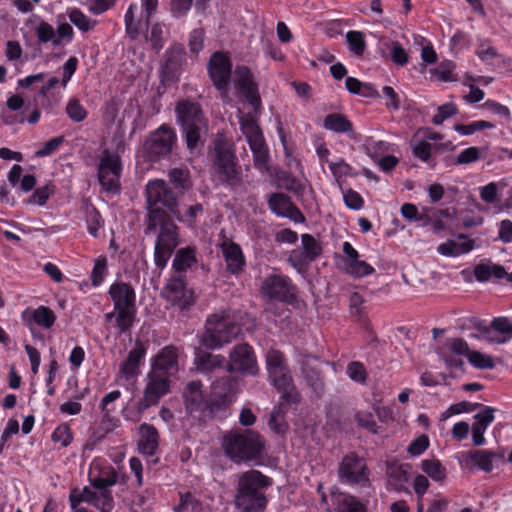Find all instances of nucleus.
Wrapping results in <instances>:
<instances>
[{
  "mask_svg": "<svg viewBox=\"0 0 512 512\" xmlns=\"http://www.w3.org/2000/svg\"><path fill=\"white\" fill-rule=\"evenodd\" d=\"M484 339L490 343L502 344L512 338V321L506 317L494 318L491 328H485Z\"/></svg>",
  "mask_w": 512,
  "mask_h": 512,
  "instance_id": "obj_23",
  "label": "nucleus"
},
{
  "mask_svg": "<svg viewBox=\"0 0 512 512\" xmlns=\"http://www.w3.org/2000/svg\"><path fill=\"white\" fill-rule=\"evenodd\" d=\"M468 361L478 369H492L495 367L493 358L478 351H471L468 354Z\"/></svg>",
  "mask_w": 512,
  "mask_h": 512,
  "instance_id": "obj_51",
  "label": "nucleus"
},
{
  "mask_svg": "<svg viewBox=\"0 0 512 512\" xmlns=\"http://www.w3.org/2000/svg\"><path fill=\"white\" fill-rule=\"evenodd\" d=\"M117 478V472L112 467L100 471L97 475L91 472L89 477L91 487H84L81 492L73 491L70 494L71 508L76 509L80 502H86L100 512H111L114 508V499L110 487L117 483Z\"/></svg>",
  "mask_w": 512,
  "mask_h": 512,
  "instance_id": "obj_2",
  "label": "nucleus"
},
{
  "mask_svg": "<svg viewBox=\"0 0 512 512\" xmlns=\"http://www.w3.org/2000/svg\"><path fill=\"white\" fill-rule=\"evenodd\" d=\"M213 167L219 180L233 189L243 184L242 168L238 164L234 144L224 133L218 132L213 140Z\"/></svg>",
  "mask_w": 512,
  "mask_h": 512,
  "instance_id": "obj_3",
  "label": "nucleus"
},
{
  "mask_svg": "<svg viewBox=\"0 0 512 512\" xmlns=\"http://www.w3.org/2000/svg\"><path fill=\"white\" fill-rule=\"evenodd\" d=\"M86 219L89 233L96 237L101 226V215L93 206L86 208Z\"/></svg>",
  "mask_w": 512,
  "mask_h": 512,
  "instance_id": "obj_58",
  "label": "nucleus"
},
{
  "mask_svg": "<svg viewBox=\"0 0 512 512\" xmlns=\"http://www.w3.org/2000/svg\"><path fill=\"white\" fill-rule=\"evenodd\" d=\"M346 41L349 50L356 56H362L366 49L364 33L361 31L351 30L346 33Z\"/></svg>",
  "mask_w": 512,
  "mask_h": 512,
  "instance_id": "obj_43",
  "label": "nucleus"
},
{
  "mask_svg": "<svg viewBox=\"0 0 512 512\" xmlns=\"http://www.w3.org/2000/svg\"><path fill=\"white\" fill-rule=\"evenodd\" d=\"M269 208L278 216L287 217L295 222L305 220L301 211L292 203L289 196L284 193H274L268 200Z\"/></svg>",
  "mask_w": 512,
  "mask_h": 512,
  "instance_id": "obj_20",
  "label": "nucleus"
},
{
  "mask_svg": "<svg viewBox=\"0 0 512 512\" xmlns=\"http://www.w3.org/2000/svg\"><path fill=\"white\" fill-rule=\"evenodd\" d=\"M146 354V347L140 341H136L134 347L129 351L126 360L120 367V373L126 379L135 377L139 373L141 360Z\"/></svg>",
  "mask_w": 512,
  "mask_h": 512,
  "instance_id": "obj_27",
  "label": "nucleus"
},
{
  "mask_svg": "<svg viewBox=\"0 0 512 512\" xmlns=\"http://www.w3.org/2000/svg\"><path fill=\"white\" fill-rule=\"evenodd\" d=\"M177 123L183 127L207 122L199 103L190 100L179 101L175 108Z\"/></svg>",
  "mask_w": 512,
  "mask_h": 512,
  "instance_id": "obj_19",
  "label": "nucleus"
},
{
  "mask_svg": "<svg viewBox=\"0 0 512 512\" xmlns=\"http://www.w3.org/2000/svg\"><path fill=\"white\" fill-rule=\"evenodd\" d=\"M197 262L195 247L188 246L179 249L173 259L172 268L177 273L186 272Z\"/></svg>",
  "mask_w": 512,
  "mask_h": 512,
  "instance_id": "obj_32",
  "label": "nucleus"
},
{
  "mask_svg": "<svg viewBox=\"0 0 512 512\" xmlns=\"http://www.w3.org/2000/svg\"><path fill=\"white\" fill-rule=\"evenodd\" d=\"M35 34L39 44H46L50 41L54 47L61 44L59 37H56L54 27L44 20L40 21L35 27Z\"/></svg>",
  "mask_w": 512,
  "mask_h": 512,
  "instance_id": "obj_41",
  "label": "nucleus"
},
{
  "mask_svg": "<svg viewBox=\"0 0 512 512\" xmlns=\"http://www.w3.org/2000/svg\"><path fill=\"white\" fill-rule=\"evenodd\" d=\"M73 439L71 428L67 424L59 425L52 434V440L55 443H61V446L67 447Z\"/></svg>",
  "mask_w": 512,
  "mask_h": 512,
  "instance_id": "obj_57",
  "label": "nucleus"
},
{
  "mask_svg": "<svg viewBox=\"0 0 512 512\" xmlns=\"http://www.w3.org/2000/svg\"><path fill=\"white\" fill-rule=\"evenodd\" d=\"M178 358V348L173 345H167L153 357L150 371L171 379L179 371Z\"/></svg>",
  "mask_w": 512,
  "mask_h": 512,
  "instance_id": "obj_15",
  "label": "nucleus"
},
{
  "mask_svg": "<svg viewBox=\"0 0 512 512\" xmlns=\"http://www.w3.org/2000/svg\"><path fill=\"white\" fill-rule=\"evenodd\" d=\"M139 440L138 449L139 451L147 456H152L159 444V433L157 429L148 423H142L139 428Z\"/></svg>",
  "mask_w": 512,
  "mask_h": 512,
  "instance_id": "obj_25",
  "label": "nucleus"
},
{
  "mask_svg": "<svg viewBox=\"0 0 512 512\" xmlns=\"http://www.w3.org/2000/svg\"><path fill=\"white\" fill-rule=\"evenodd\" d=\"M207 127V122H202L195 126L181 128L187 149L190 151V153H194L198 147L204 145L203 135L206 134Z\"/></svg>",
  "mask_w": 512,
  "mask_h": 512,
  "instance_id": "obj_31",
  "label": "nucleus"
},
{
  "mask_svg": "<svg viewBox=\"0 0 512 512\" xmlns=\"http://www.w3.org/2000/svg\"><path fill=\"white\" fill-rule=\"evenodd\" d=\"M391 50V60L400 66L408 63V54L398 41H393L389 45Z\"/></svg>",
  "mask_w": 512,
  "mask_h": 512,
  "instance_id": "obj_62",
  "label": "nucleus"
},
{
  "mask_svg": "<svg viewBox=\"0 0 512 512\" xmlns=\"http://www.w3.org/2000/svg\"><path fill=\"white\" fill-rule=\"evenodd\" d=\"M421 469L430 478L437 482H443L446 478V468L438 459H424L421 462Z\"/></svg>",
  "mask_w": 512,
  "mask_h": 512,
  "instance_id": "obj_42",
  "label": "nucleus"
},
{
  "mask_svg": "<svg viewBox=\"0 0 512 512\" xmlns=\"http://www.w3.org/2000/svg\"><path fill=\"white\" fill-rule=\"evenodd\" d=\"M270 484L269 479L262 473L250 470L240 476L236 494H264L262 489Z\"/></svg>",
  "mask_w": 512,
  "mask_h": 512,
  "instance_id": "obj_21",
  "label": "nucleus"
},
{
  "mask_svg": "<svg viewBox=\"0 0 512 512\" xmlns=\"http://www.w3.org/2000/svg\"><path fill=\"white\" fill-rule=\"evenodd\" d=\"M338 478L342 483L366 485L369 482V469L365 460L355 452H349L339 463Z\"/></svg>",
  "mask_w": 512,
  "mask_h": 512,
  "instance_id": "obj_11",
  "label": "nucleus"
},
{
  "mask_svg": "<svg viewBox=\"0 0 512 512\" xmlns=\"http://www.w3.org/2000/svg\"><path fill=\"white\" fill-rule=\"evenodd\" d=\"M108 293L113 301L114 310L105 314V322L114 320L115 327L121 334L130 331L137 313L134 288L130 284L120 281L113 283Z\"/></svg>",
  "mask_w": 512,
  "mask_h": 512,
  "instance_id": "obj_4",
  "label": "nucleus"
},
{
  "mask_svg": "<svg viewBox=\"0 0 512 512\" xmlns=\"http://www.w3.org/2000/svg\"><path fill=\"white\" fill-rule=\"evenodd\" d=\"M122 172L121 158L116 153L104 150L98 165V180L109 193H119Z\"/></svg>",
  "mask_w": 512,
  "mask_h": 512,
  "instance_id": "obj_9",
  "label": "nucleus"
},
{
  "mask_svg": "<svg viewBox=\"0 0 512 512\" xmlns=\"http://www.w3.org/2000/svg\"><path fill=\"white\" fill-rule=\"evenodd\" d=\"M494 124L488 121L479 120L474 121L470 124H456L454 126V130L462 135H471L474 134L477 131L483 130V129H493Z\"/></svg>",
  "mask_w": 512,
  "mask_h": 512,
  "instance_id": "obj_49",
  "label": "nucleus"
},
{
  "mask_svg": "<svg viewBox=\"0 0 512 512\" xmlns=\"http://www.w3.org/2000/svg\"><path fill=\"white\" fill-rule=\"evenodd\" d=\"M183 397L185 401L186 410L189 414H192L193 412L199 410L204 403L201 382H189L183 391Z\"/></svg>",
  "mask_w": 512,
  "mask_h": 512,
  "instance_id": "obj_29",
  "label": "nucleus"
},
{
  "mask_svg": "<svg viewBox=\"0 0 512 512\" xmlns=\"http://www.w3.org/2000/svg\"><path fill=\"white\" fill-rule=\"evenodd\" d=\"M346 271L355 277H364L372 274L374 268L365 261L356 259L346 266Z\"/></svg>",
  "mask_w": 512,
  "mask_h": 512,
  "instance_id": "obj_54",
  "label": "nucleus"
},
{
  "mask_svg": "<svg viewBox=\"0 0 512 512\" xmlns=\"http://www.w3.org/2000/svg\"><path fill=\"white\" fill-rule=\"evenodd\" d=\"M268 500L264 494H236L235 505L242 512H259L267 506Z\"/></svg>",
  "mask_w": 512,
  "mask_h": 512,
  "instance_id": "obj_28",
  "label": "nucleus"
},
{
  "mask_svg": "<svg viewBox=\"0 0 512 512\" xmlns=\"http://www.w3.org/2000/svg\"><path fill=\"white\" fill-rule=\"evenodd\" d=\"M163 297L173 305L181 308L187 307L194 302L192 291L186 288L185 280L182 276L171 277L162 290Z\"/></svg>",
  "mask_w": 512,
  "mask_h": 512,
  "instance_id": "obj_18",
  "label": "nucleus"
},
{
  "mask_svg": "<svg viewBox=\"0 0 512 512\" xmlns=\"http://www.w3.org/2000/svg\"><path fill=\"white\" fill-rule=\"evenodd\" d=\"M302 374L307 382V384L312 387L314 390H319L322 388V378L320 372L312 367L308 361L302 362Z\"/></svg>",
  "mask_w": 512,
  "mask_h": 512,
  "instance_id": "obj_45",
  "label": "nucleus"
},
{
  "mask_svg": "<svg viewBox=\"0 0 512 512\" xmlns=\"http://www.w3.org/2000/svg\"><path fill=\"white\" fill-rule=\"evenodd\" d=\"M324 127L336 133H350L353 131L352 122L340 113L328 114L324 119Z\"/></svg>",
  "mask_w": 512,
  "mask_h": 512,
  "instance_id": "obj_37",
  "label": "nucleus"
},
{
  "mask_svg": "<svg viewBox=\"0 0 512 512\" xmlns=\"http://www.w3.org/2000/svg\"><path fill=\"white\" fill-rule=\"evenodd\" d=\"M285 404L287 403L282 400V403L272 411L270 416L269 426L277 434H282L287 430V424L284 421Z\"/></svg>",
  "mask_w": 512,
  "mask_h": 512,
  "instance_id": "obj_44",
  "label": "nucleus"
},
{
  "mask_svg": "<svg viewBox=\"0 0 512 512\" xmlns=\"http://www.w3.org/2000/svg\"><path fill=\"white\" fill-rule=\"evenodd\" d=\"M265 364L268 373V380L281 394V400L287 405L298 404L301 400L285 355L277 349H269L265 356Z\"/></svg>",
  "mask_w": 512,
  "mask_h": 512,
  "instance_id": "obj_5",
  "label": "nucleus"
},
{
  "mask_svg": "<svg viewBox=\"0 0 512 512\" xmlns=\"http://www.w3.org/2000/svg\"><path fill=\"white\" fill-rule=\"evenodd\" d=\"M474 275L477 281L486 282L491 276L502 279L506 276V270L502 265L488 263H479L474 267Z\"/></svg>",
  "mask_w": 512,
  "mask_h": 512,
  "instance_id": "obj_34",
  "label": "nucleus"
},
{
  "mask_svg": "<svg viewBox=\"0 0 512 512\" xmlns=\"http://www.w3.org/2000/svg\"><path fill=\"white\" fill-rule=\"evenodd\" d=\"M169 181L180 189H186L189 186V172L185 169L173 168L168 174Z\"/></svg>",
  "mask_w": 512,
  "mask_h": 512,
  "instance_id": "obj_55",
  "label": "nucleus"
},
{
  "mask_svg": "<svg viewBox=\"0 0 512 512\" xmlns=\"http://www.w3.org/2000/svg\"><path fill=\"white\" fill-rule=\"evenodd\" d=\"M235 85L238 91L246 98L255 111L261 107V98L258 85L253 79V74L247 66H237L234 70Z\"/></svg>",
  "mask_w": 512,
  "mask_h": 512,
  "instance_id": "obj_16",
  "label": "nucleus"
},
{
  "mask_svg": "<svg viewBox=\"0 0 512 512\" xmlns=\"http://www.w3.org/2000/svg\"><path fill=\"white\" fill-rule=\"evenodd\" d=\"M177 143V135L173 128L162 124L151 132L143 145V150L150 160L156 161L171 154Z\"/></svg>",
  "mask_w": 512,
  "mask_h": 512,
  "instance_id": "obj_8",
  "label": "nucleus"
},
{
  "mask_svg": "<svg viewBox=\"0 0 512 512\" xmlns=\"http://www.w3.org/2000/svg\"><path fill=\"white\" fill-rule=\"evenodd\" d=\"M240 128L249 145L254 144V141L257 143L264 140L262 131L251 114L243 115L240 118Z\"/></svg>",
  "mask_w": 512,
  "mask_h": 512,
  "instance_id": "obj_33",
  "label": "nucleus"
},
{
  "mask_svg": "<svg viewBox=\"0 0 512 512\" xmlns=\"http://www.w3.org/2000/svg\"><path fill=\"white\" fill-rule=\"evenodd\" d=\"M221 248L227 270L232 274L241 272L245 265V258L240 246L232 241H224Z\"/></svg>",
  "mask_w": 512,
  "mask_h": 512,
  "instance_id": "obj_26",
  "label": "nucleus"
},
{
  "mask_svg": "<svg viewBox=\"0 0 512 512\" xmlns=\"http://www.w3.org/2000/svg\"><path fill=\"white\" fill-rule=\"evenodd\" d=\"M236 385L234 377L225 375L212 383V391L217 397L227 399L235 393Z\"/></svg>",
  "mask_w": 512,
  "mask_h": 512,
  "instance_id": "obj_39",
  "label": "nucleus"
},
{
  "mask_svg": "<svg viewBox=\"0 0 512 512\" xmlns=\"http://www.w3.org/2000/svg\"><path fill=\"white\" fill-rule=\"evenodd\" d=\"M170 385L171 379L149 371L146 375V385L141 398L145 403L143 406H156L161 398L170 392Z\"/></svg>",
  "mask_w": 512,
  "mask_h": 512,
  "instance_id": "obj_17",
  "label": "nucleus"
},
{
  "mask_svg": "<svg viewBox=\"0 0 512 512\" xmlns=\"http://www.w3.org/2000/svg\"><path fill=\"white\" fill-rule=\"evenodd\" d=\"M343 199L345 205L352 210H360L364 204L361 195L353 189L344 190Z\"/></svg>",
  "mask_w": 512,
  "mask_h": 512,
  "instance_id": "obj_63",
  "label": "nucleus"
},
{
  "mask_svg": "<svg viewBox=\"0 0 512 512\" xmlns=\"http://www.w3.org/2000/svg\"><path fill=\"white\" fill-rule=\"evenodd\" d=\"M203 212V206L199 203L191 205L185 214H181L178 207L176 213L172 215L177 218L180 222L187 223L189 226H194L196 218Z\"/></svg>",
  "mask_w": 512,
  "mask_h": 512,
  "instance_id": "obj_53",
  "label": "nucleus"
},
{
  "mask_svg": "<svg viewBox=\"0 0 512 512\" xmlns=\"http://www.w3.org/2000/svg\"><path fill=\"white\" fill-rule=\"evenodd\" d=\"M354 419L360 427L367 429L369 432L373 434L378 432V427L374 421L372 413L368 411H358L355 414Z\"/></svg>",
  "mask_w": 512,
  "mask_h": 512,
  "instance_id": "obj_56",
  "label": "nucleus"
},
{
  "mask_svg": "<svg viewBox=\"0 0 512 512\" xmlns=\"http://www.w3.org/2000/svg\"><path fill=\"white\" fill-rule=\"evenodd\" d=\"M302 250L294 249L288 256V262L298 271L303 270L308 263L315 261L322 254V245L310 234L301 235Z\"/></svg>",
  "mask_w": 512,
  "mask_h": 512,
  "instance_id": "obj_14",
  "label": "nucleus"
},
{
  "mask_svg": "<svg viewBox=\"0 0 512 512\" xmlns=\"http://www.w3.org/2000/svg\"><path fill=\"white\" fill-rule=\"evenodd\" d=\"M240 332L241 328L230 311H220L207 317L199 342L206 349L216 350L229 344Z\"/></svg>",
  "mask_w": 512,
  "mask_h": 512,
  "instance_id": "obj_6",
  "label": "nucleus"
},
{
  "mask_svg": "<svg viewBox=\"0 0 512 512\" xmlns=\"http://www.w3.org/2000/svg\"><path fill=\"white\" fill-rule=\"evenodd\" d=\"M194 365L196 370L204 375L212 374L219 369L227 370V360L221 354L208 351H198L195 354Z\"/></svg>",
  "mask_w": 512,
  "mask_h": 512,
  "instance_id": "obj_22",
  "label": "nucleus"
},
{
  "mask_svg": "<svg viewBox=\"0 0 512 512\" xmlns=\"http://www.w3.org/2000/svg\"><path fill=\"white\" fill-rule=\"evenodd\" d=\"M123 106V99L120 96H114L105 101L102 107L103 122L107 127L118 126L119 111Z\"/></svg>",
  "mask_w": 512,
  "mask_h": 512,
  "instance_id": "obj_35",
  "label": "nucleus"
},
{
  "mask_svg": "<svg viewBox=\"0 0 512 512\" xmlns=\"http://www.w3.org/2000/svg\"><path fill=\"white\" fill-rule=\"evenodd\" d=\"M56 321L54 311L47 306H39L30 312L28 323L34 322L44 329H50Z\"/></svg>",
  "mask_w": 512,
  "mask_h": 512,
  "instance_id": "obj_36",
  "label": "nucleus"
},
{
  "mask_svg": "<svg viewBox=\"0 0 512 512\" xmlns=\"http://www.w3.org/2000/svg\"><path fill=\"white\" fill-rule=\"evenodd\" d=\"M231 71L232 62L225 53L215 52L212 54L208 63V73L222 100L226 103L230 102L228 84L231 78Z\"/></svg>",
  "mask_w": 512,
  "mask_h": 512,
  "instance_id": "obj_10",
  "label": "nucleus"
},
{
  "mask_svg": "<svg viewBox=\"0 0 512 512\" xmlns=\"http://www.w3.org/2000/svg\"><path fill=\"white\" fill-rule=\"evenodd\" d=\"M342 512H367L366 506L355 496L345 495L340 502Z\"/></svg>",
  "mask_w": 512,
  "mask_h": 512,
  "instance_id": "obj_59",
  "label": "nucleus"
},
{
  "mask_svg": "<svg viewBox=\"0 0 512 512\" xmlns=\"http://www.w3.org/2000/svg\"><path fill=\"white\" fill-rule=\"evenodd\" d=\"M457 112L458 110L455 104L446 103L438 107L437 113L432 118V122L435 125H440L444 122V120L457 114Z\"/></svg>",
  "mask_w": 512,
  "mask_h": 512,
  "instance_id": "obj_60",
  "label": "nucleus"
},
{
  "mask_svg": "<svg viewBox=\"0 0 512 512\" xmlns=\"http://www.w3.org/2000/svg\"><path fill=\"white\" fill-rule=\"evenodd\" d=\"M348 377L357 383L364 384L367 380V371L365 366L359 361H352L347 366Z\"/></svg>",
  "mask_w": 512,
  "mask_h": 512,
  "instance_id": "obj_50",
  "label": "nucleus"
},
{
  "mask_svg": "<svg viewBox=\"0 0 512 512\" xmlns=\"http://www.w3.org/2000/svg\"><path fill=\"white\" fill-rule=\"evenodd\" d=\"M222 447L233 462L242 463L257 459L264 449V441L252 430L231 431L223 436Z\"/></svg>",
  "mask_w": 512,
  "mask_h": 512,
  "instance_id": "obj_7",
  "label": "nucleus"
},
{
  "mask_svg": "<svg viewBox=\"0 0 512 512\" xmlns=\"http://www.w3.org/2000/svg\"><path fill=\"white\" fill-rule=\"evenodd\" d=\"M253 153L254 166L261 172L269 171V151L265 140L249 145Z\"/></svg>",
  "mask_w": 512,
  "mask_h": 512,
  "instance_id": "obj_38",
  "label": "nucleus"
},
{
  "mask_svg": "<svg viewBox=\"0 0 512 512\" xmlns=\"http://www.w3.org/2000/svg\"><path fill=\"white\" fill-rule=\"evenodd\" d=\"M175 512H210L196 497L190 493H180V502L174 507Z\"/></svg>",
  "mask_w": 512,
  "mask_h": 512,
  "instance_id": "obj_40",
  "label": "nucleus"
},
{
  "mask_svg": "<svg viewBox=\"0 0 512 512\" xmlns=\"http://www.w3.org/2000/svg\"><path fill=\"white\" fill-rule=\"evenodd\" d=\"M137 4H130L128 10L125 13V30L131 40H136L139 36V27L137 21L134 19L135 10Z\"/></svg>",
  "mask_w": 512,
  "mask_h": 512,
  "instance_id": "obj_47",
  "label": "nucleus"
},
{
  "mask_svg": "<svg viewBox=\"0 0 512 512\" xmlns=\"http://www.w3.org/2000/svg\"><path fill=\"white\" fill-rule=\"evenodd\" d=\"M401 215L408 221L422 222L423 226L431 223V217L419 214L416 205L412 203H404L401 207Z\"/></svg>",
  "mask_w": 512,
  "mask_h": 512,
  "instance_id": "obj_46",
  "label": "nucleus"
},
{
  "mask_svg": "<svg viewBox=\"0 0 512 512\" xmlns=\"http://www.w3.org/2000/svg\"><path fill=\"white\" fill-rule=\"evenodd\" d=\"M501 457L502 455L488 450H474L465 455V461L485 472H490L493 470L494 460Z\"/></svg>",
  "mask_w": 512,
  "mask_h": 512,
  "instance_id": "obj_30",
  "label": "nucleus"
},
{
  "mask_svg": "<svg viewBox=\"0 0 512 512\" xmlns=\"http://www.w3.org/2000/svg\"><path fill=\"white\" fill-rule=\"evenodd\" d=\"M259 367L254 349L247 343L236 344L229 352L227 372H239L255 376Z\"/></svg>",
  "mask_w": 512,
  "mask_h": 512,
  "instance_id": "obj_12",
  "label": "nucleus"
},
{
  "mask_svg": "<svg viewBox=\"0 0 512 512\" xmlns=\"http://www.w3.org/2000/svg\"><path fill=\"white\" fill-rule=\"evenodd\" d=\"M66 113L68 117L74 122H82L87 117L86 109L81 105L77 99H71L66 106Z\"/></svg>",
  "mask_w": 512,
  "mask_h": 512,
  "instance_id": "obj_52",
  "label": "nucleus"
},
{
  "mask_svg": "<svg viewBox=\"0 0 512 512\" xmlns=\"http://www.w3.org/2000/svg\"><path fill=\"white\" fill-rule=\"evenodd\" d=\"M146 206L144 233L156 236L154 262L162 270L180 244L179 228L169 214L176 213L178 199L164 180L155 179L146 185Z\"/></svg>",
  "mask_w": 512,
  "mask_h": 512,
  "instance_id": "obj_1",
  "label": "nucleus"
},
{
  "mask_svg": "<svg viewBox=\"0 0 512 512\" xmlns=\"http://www.w3.org/2000/svg\"><path fill=\"white\" fill-rule=\"evenodd\" d=\"M69 19L76 27L85 32L91 30L96 24L95 20L90 19L77 8L69 12Z\"/></svg>",
  "mask_w": 512,
  "mask_h": 512,
  "instance_id": "obj_48",
  "label": "nucleus"
},
{
  "mask_svg": "<svg viewBox=\"0 0 512 512\" xmlns=\"http://www.w3.org/2000/svg\"><path fill=\"white\" fill-rule=\"evenodd\" d=\"M261 293L269 299L290 302L296 298L295 287L284 275L272 274L266 277L260 287Z\"/></svg>",
  "mask_w": 512,
  "mask_h": 512,
  "instance_id": "obj_13",
  "label": "nucleus"
},
{
  "mask_svg": "<svg viewBox=\"0 0 512 512\" xmlns=\"http://www.w3.org/2000/svg\"><path fill=\"white\" fill-rule=\"evenodd\" d=\"M106 269L107 259L105 257L98 258L91 273V281L94 286H98L102 283Z\"/></svg>",
  "mask_w": 512,
  "mask_h": 512,
  "instance_id": "obj_64",
  "label": "nucleus"
},
{
  "mask_svg": "<svg viewBox=\"0 0 512 512\" xmlns=\"http://www.w3.org/2000/svg\"><path fill=\"white\" fill-rule=\"evenodd\" d=\"M164 25L162 23H155L151 27L149 40L151 42L152 48L155 51H160L164 46Z\"/></svg>",
  "mask_w": 512,
  "mask_h": 512,
  "instance_id": "obj_61",
  "label": "nucleus"
},
{
  "mask_svg": "<svg viewBox=\"0 0 512 512\" xmlns=\"http://www.w3.org/2000/svg\"><path fill=\"white\" fill-rule=\"evenodd\" d=\"M482 411L474 415L472 424V440L475 446H482L485 443L484 433L488 426L494 421L495 409L490 406H480Z\"/></svg>",
  "mask_w": 512,
  "mask_h": 512,
  "instance_id": "obj_24",
  "label": "nucleus"
}]
</instances>
